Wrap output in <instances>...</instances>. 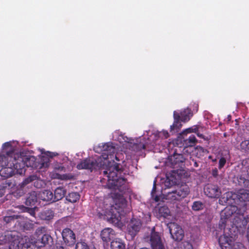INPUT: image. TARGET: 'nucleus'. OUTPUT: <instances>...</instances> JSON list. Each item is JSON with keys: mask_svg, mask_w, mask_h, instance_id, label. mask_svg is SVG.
I'll use <instances>...</instances> for the list:
<instances>
[{"mask_svg": "<svg viewBox=\"0 0 249 249\" xmlns=\"http://www.w3.org/2000/svg\"><path fill=\"white\" fill-rule=\"evenodd\" d=\"M114 158L116 160L119 161L118 157H110ZM78 169H88L92 171L97 168H103L104 171L100 172L107 178V182L106 187L111 190H118L122 192V186L124 184L125 180L124 178L118 176L117 173L121 171L122 166L120 163H117L114 159L109 160L108 157H100L97 160L90 158L81 161L77 164Z\"/></svg>", "mask_w": 249, "mask_h": 249, "instance_id": "1", "label": "nucleus"}, {"mask_svg": "<svg viewBox=\"0 0 249 249\" xmlns=\"http://www.w3.org/2000/svg\"><path fill=\"white\" fill-rule=\"evenodd\" d=\"M114 140L119 142L122 144V148L124 154H129L131 152H141L142 154L145 155L146 151H152L154 145V142L149 144L144 141V138H141L140 140H134L127 137L124 134L117 131L115 132L113 135Z\"/></svg>", "mask_w": 249, "mask_h": 249, "instance_id": "2", "label": "nucleus"}, {"mask_svg": "<svg viewBox=\"0 0 249 249\" xmlns=\"http://www.w3.org/2000/svg\"><path fill=\"white\" fill-rule=\"evenodd\" d=\"M13 157L12 162L10 164L16 171L17 174L21 175L25 172V166H35L39 168H46L49 165L50 159L53 157H38V159L35 157Z\"/></svg>", "mask_w": 249, "mask_h": 249, "instance_id": "3", "label": "nucleus"}, {"mask_svg": "<svg viewBox=\"0 0 249 249\" xmlns=\"http://www.w3.org/2000/svg\"><path fill=\"white\" fill-rule=\"evenodd\" d=\"M187 133L179 134L176 143L180 147H183V153L186 156H204L208 154L209 151L205 148L197 146H194L197 143V139L194 135H191L188 138H185V135Z\"/></svg>", "mask_w": 249, "mask_h": 249, "instance_id": "4", "label": "nucleus"}, {"mask_svg": "<svg viewBox=\"0 0 249 249\" xmlns=\"http://www.w3.org/2000/svg\"><path fill=\"white\" fill-rule=\"evenodd\" d=\"M19 143L17 141H10L2 144L0 156H29L34 154V152L28 148L19 150Z\"/></svg>", "mask_w": 249, "mask_h": 249, "instance_id": "5", "label": "nucleus"}, {"mask_svg": "<svg viewBox=\"0 0 249 249\" xmlns=\"http://www.w3.org/2000/svg\"><path fill=\"white\" fill-rule=\"evenodd\" d=\"M113 142H109L101 143L94 147V151L101 156H116L117 155H123L122 148Z\"/></svg>", "mask_w": 249, "mask_h": 249, "instance_id": "6", "label": "nucleus"}, {"mask_svg": "<svg viewBox=\"0 0 249 249\" xmlns=\"http://www.w3.org/2000/svg\"><path fill=\"white\" fill-rule=\"evenodd\" d=\"M143 239L150 244L152 249H166L160 233L155 231V227L152 228L150 235L144 236Z\"/></svg>", "mask_w": 249, "mask_h": 249, "instance_id": "7", "label": "nucleus"}, {"mask_svg": "<svg viewBox=\"0 0 249 249\" xmlns=\"http://www.w3.org/2000/svg\"><path fill=\"white\" fill-rule=\"evenodd\" d=\"M7 243H11L9 246L10 249H17L19 243L18 236L12 232H7L4 235H1L0 236V245Z\"/></svg>", "mask_w": 249, "mask_h": 249, "instance_id": "8", "label": "nucleus"}, {"mask_svg": "<svg viewBox=\"0 0 249 249\" xmlns=\"http://www.w3.org/2000/svg\"><path fill=\"white\" fill-rule=\"evenodd\" d=\"M223 230L224 234L219 238V243L222 249H231L233 245L234 237L232 235L229 234L226 231H229L228 228H225Z\"/></svg>", "mask_w": 249, "mask_h": 249, "instance_id": "9", "label": "nucleus"}, {"mask_svg": "<svg viewBox=\"0 0 249 249\" xmlns=\"http://www.w3.org/2000/svg\"><path fill=\"white\" fill-rule=\"evenodd\" d=\"M170 233L172 238L177 241H180L184 237V232L182 228L176 223L168 224Z\"/></svg>", "mask_w": 249, "mask_h": 249, "instance_id": "10", "label": "nucleus"}, {"mask_svg": "<svg viewBox=\"0 0 249 249\" xmlns=\"http://www.w3.org/2000/svg\"><path fill=\"white\" fill-rule=\"evenodd\" d=\"M185 160L184 157H168L165 163L166 166L174 168L182 167Z\"/></svg>", "mask_w": 249, "mask_h": 249, "instance_id": "11", "label": "nucleus"}, {"mask_svg": "<svg viewBox=\"0 0 249 249\" xmlns=\"http://www.w3.org/2000/svg\"><path fill=\"white\" fill-rule=\"evenodd\" d=\"M142 222L140 220L133 219L127 226L128 233L134 237L140 231L142 228Z\"/></svg>", "mask_w": 249, "mask_h": 249, "instance_id": "12", "label": "nucleus"}, {"mask_svg": "<svg viewBox=\"0 0 249 249\" xmlns=\"http://www.w3.org/2000/svg\"><path fill=\"white\" fill-rule=\"evenodd\" d=\"M228 194V196L231 197L232 199H236L241 202H249V190L246 189H240L236 194Z\"/></svg>", "mask_w": 249, "mask_h": 249, "instance_id": "13", "label": "nucleus"}, {"mask_svg": "<svg viewBox=\"0 0 249 249\" xmlns=\"http://www.w3.org/2000/svg\"><path fill=\"white\" fill-rule=\"evenodd\" d=\"M62 235L64 243L67 246H73L76 242L75 236L73 232L68 228L64 229Z\"/></svg>", "mask_w": 249, "mask_h": 249, "instance_id": "14", "label": "nucleus"}, {"mask_svg": "<svg viewBox=\"0 0 249 249\" xmlns=\"http://www.w3.org/2000/svg\"><path fill=\"white\" fill-rule=\"evenodd\" d=\"M205 194L209 197L218 198L221 195V191L216 185L212 184L206 185L204 188Z\"/></svg>", "mask_w": 249, "mask_h": 249, "instance_id": "15", "label": "nucleus"}, {"mask_svg": "<svg viewBox=\"0 0 249 249\" xmlns=\"http://www.w3.org/2000/svg\"><path fill=\"white\" fill-rule=\"evenodd\" d=\"M169 137V134L167 131L163 130L161 132H157L152 134L151 136H150V138H148L146 140L144 139V141L147 142L148 143L151 144L154 142V145L153 146V148H154L155 146L157 143V141L158 139L160 138L161 139H167ZM152 149V150H153Z\"/></svg>", "mask_w": 249, "mask_h": 249, "instance_id": "16", "label": "nucleus"}, {"mask_svg": "<svg viewBox=\"0 0 249 249\" xmlns=\"http://www.w3.org/2000/svg\"><path fill=\"white\" fill-rule=\"evenodd\" d=\"M232 211H231L228 208H226L222 211L220 213L221 219L219 224V228L222 230L226 228V224L229 219L232 216Z\"/></svg>", "mask_w": 249, "mask_h": 249, "instance_id": "17", "label": "nucleus"}, {"mask_svg": "<svg viewBox=\"0 0 249 249\" xmlns=\"http://www.w3.org/2000/svg\"><path fill=\"white\" fill-rule=\"evenodd\" d=\"M53 241L52 236L48 234H44L41 237L36 238L35 240L32 241L33 243H36L37 246L42 247H45L46 245H50L52 243Z\"/></svg>", "mask_w": 249, "mask_h": 249, "instance_id": "18", "label": "nucleus"}, {"mask_svg": "<svg viewBox=\"0 0 249 249\" xmlns=\"http://www.w3.org/2000/svg\"><path fill=\"white\" fill-rule=\"evenodd\" d=\"M174 123L172 125L170 126V131L171 133L178 132L182 127V124L180 123V116L179 115V113L175 111L174 112Z\"/></svg>", "mask_w": 249, "mask_h": 249, "instance_id": "19", "label": "nucleus"}, {"mask_svg": "<svg viewBox=\"0 0 249 249\" xmlns=\"http://www.w3.org/2000/svg\"><path fill=\"white\" fill-rule=\"evenodd\" d=\"M37 201V193L36 191H31L27 195L25 204L27 206H34Z\"/></svg>", "mask_w": 249, "mask_h": 249, "instance_id": "20", "label": "nucleus"}, {"mask_svg": "<svg viewBox=\"0 0 249 249\" xmlns=\"http://www.w3.org/2000/svg\"><path fill=\"white\" fill-rule=\"evenodd\" d=\"M54 213L51 209L44 210L39 213V217L43 220L50 221L53 219Z\"/></svg>", "mask_w": 249, "mask_h": 249, "instance_id": "21", "label": "nucleus"}, {"mask_svg": "<svg viewBox=\"0 0 249 249\" xmlns=\"http://www.w3.org/2000/svg\"><path fill=\"white\" fill-rule=\"evenodd\" d=\"M176 190L180 199L186 197L190 193L189 187L186 184L178 186V189Z\"/></svg>", "mask_w": 249, "mask_h": 249, "instance_id": "22", "label": "nucleus"}, {"mask_svg": "<svg viewBox=\"0 0 249 249\" xmlns=\"http://www.w3.org/2000/svg\"><path fill=\"white\" fill-rule=\"evenodd\" d=\"M114 236V231L110 228L104 229L101 233V237L105 242L110 241Z\"/></svg>", "mask_w": 249, "mask_h": 249, "instance_id": "23", "label": "nucleus"}, {"mask_svg": "<svg viewBox=\"0 0 249 249\" xmlns=\"http://www.w3.org/2000/svg\"><path fill=\"white\" fill-rule=\"evenodd\" d=\"M39 197L45 201H53V194L49 190H44L39 194Z\"/></svg>", "mask_w": 249, "mask_h": 249, "instance_id": "24", "label": "nucleus"}, {"mask_svg": "<svg viewBox=\"0 0 249 249\" xmlns=\"http://www.w3.org/2000/svg\"><path fill=\"white\" fill-rule=\"evenodd\" d=\"M35 240V239L30 238L27 236H25L24 238L22 239L23 242L21 243L22 245V249H33L32 247L35 248V245L37 246L36 243L32 242V241Z\"/></svg>", "mask_w": 249, "mask_h": 249, "instance_id": "25", "label": "nucleus"}, {"mask_svg": "<svg viewBox=\"0 0 249 249\" xmlns=\"http://www.w3.org/2000/svg\"><path fill=\"white\" fill-rule=\"evenodd\" d=\"M66 193V191L63 187H57L53 194V201L55 202L63 198Z\"/></svg>", "mask_w": 249, "mask_h": 249, "instance_id": "26", "label": "nucleus"}, {"mask_svg": "<svg viewBox=\"0 0 249 249\" xmlns=\"http://www.w3.org/2000/svg\"><path fill=\"white\" fill-rule=\"evenodd\" d=\"M179 115L180 116L181 121L186 122L190 119L193 116V113L191 109L187 108L179 113Z\"/></svg>", "mask_w": 249, "mask_h": 249, "instance_id": "27", "label": "nucleus"}, {"mask_svg": "<svg viewBox=\"0 0 249 249\" xmlns=\"http://www.w3.org/2000/svg\"><path fill=\"white\" fill-rule=\"evenodd\" d=\"M14 172L15 171L14 170L13 167L10 165L7 167L2 168L0 170V175L1 177L8 178L12 177L14 174Z\"/></svg>", "mask_w": 249, "mask_h": 249, "instance_id": "28", "label": "nucleus"}, {"mask_svg": "<svg viewBox=\"0 0 249 249\" xmlns=\"http://www.w3.org/2000/svg\"><path fill=\"white\" fill-rule=\"evenodd\" d=\"M165 194H164L163 196L164 198L165 199L169 201L178 200L180 199L176 190L165 192Z\"/></svg>", "mask_w": 249, "mask_h": 249, "instance_id": "29", "label": "nucleus"}, {"mask_svg": "<svg viewBox=\"0 0 249 249\" xmlns=\"http://www.w3.org/2000/svg\"><path fill=\"white\" fill-rule=\"evenodd\" d=\"M107 220L113 224H118L120 221V217L119 214L113 213L109 212L106 215Z\"/></svg>", "mask_w": 249, "mask_h": 249, "instance_id": "30", "label": "nucleus"}, {"mask_svg": "<svg viewBox=\"0 0 249 249\" xmlns=\"http://www.w3.org/2000/svg\"><path fill=\"white\" fill-rule=\"evenodd\" d=\"M177 183V179L174 177V175H172L170 177H167V178L164 182V185L166 188L164 190L165 191L166 188L169 189L172 187L175 186Z\"/></svg>", "mask_w": 249, "mask_h": 249, "instance_id": "31", "label": "nucleus"}, {"mask_svg": "<svg viewBox=\"0 0 249 249\" xmlns=\"http://www.w3.org/2000/svg\"><path fill=\"white\" fill-rule=\"evenodd\" d=\"M233 222L236 227L239 228L244 227L247 224V221L243 215L235 216Z\"/></svg>", "mask_w": 249, "mask_h": 249, "instance_id": "32", "label": "nucleus"}, {"mask_svg": "<svg viewBox=\"0 0 249 249\" xmlns=\"http://www.w3.org/2000/svg\"><path fill=\"white\" fill-rule=\"evenodd\" d=\"M111 249H126L125 245L119 239L113 240L110 244Z\"/></svg>", "mask_w": 249, "mask_h": 249, "instance_id": "33", "label": "nucleus"}, {"mask_svg": "<svg viewBox=\"0 0 249 249\" xmlns=\"http://www.w3.org/2000/svg\"><path fill=\"white\" fill-rule=\"evenodd\" d=\"M37 177L36 175H31L28 178H26L21 183L19 184L21 185V187L25 188L27 190L29 188V185L33 181L36 180Z\"/></svg>", "mask_w": 249, "mask_h": 249, "instance_id": "34", "label": "nucleus"}, {"mask_svg": "<svg viewBox=\"0 0 249 249\" xmlns=\"http://www.w3.org/2000/svg\"><path fill=\"white\" fill-rule=\"evenodd\" d=\"M27 189L25 188L21 187V185L18 184L17 189L13 193V195L15 197L19 198L24 196L27 192Z\"/></svg>", "mask_w": 249, "mask_h": 249, "instance_id": "35", "label": "nucleus"}, {"mask_svg": "<svg viewBox=\"0 0 249 249\" xmlns=\"http://www.w3.org/2000/svg\"><path fill=\"white\" fill-rule=\"evenodd\" d=\"M237 183L241 187L249 188V180L246 179L242 176H238L236 178Z\"/></svg>", "mask_w": 249, "mask_h": 249, "instance_id": "36", "label": "nucleus"}, {"mask_svg": "<svg viewBox=\"0 0 249 249\" xmlns=\"http://www.w3.org/2000/svg\"><path fill=\"white\" fill-rule=\"evenodd\" d=\"M80 198V196L78 193L76 192H72L69 193L66 196V199L68 201L74 203L78 200Z\"/></svg>", "mask_w": 249, "mask_h": 249, "instance_id": "37", "label": "nucleus"}, {"mask_svg": "<svg viewBox=\"0 0 249 249\" xmlns=\"http://www.w3.org/2000/svg\"><path fill=\"white\" fill-rule=\"evenodd\" d=\"M13 158V157H0V159L2 160V162H0V166L4 168L10 166Z\"/></svg>", "mask_w": 249, "mask_h": 249, "instance_id": "38", "label": "nucleus"}, {"mask_svg": "<svg viewBox=\"0 0 249 249\" xmlns=\"http://www.w3.org/2000/svg\"><path fill=\"white\" fill-rule=\"evenodd\" d=\"M47 230L45 227H39L37 228L35 232V235L36 238L41 237L44 234H46Z\"/></svg>", "mask_w": 249, "mask_h": 249, "instance_id": "39", "label": "nucleus"}, {"mask_svg": "<svg viewBox=\"0 0 249 249\" xmlns=\"http://www.w3.org/2000/svg\"><path fill=\"white\" fill-rule=\"evenodd\" d=\"M22 219V216L20 215H13L9 216H5L3 217V220L6 223H9L14 221L15 219Z\"/></svg>", "mask_w": 249, "mask_h": 249, "instance_id": "40", "label": "nucleus"}, {"mask_svg": "<svg viewBox=\"0 0 249 249\" xmlns=\"http://www.w3.org/2000/svg\"><path fill=\"white\" fill-rule=\"evenodd\" d=\"M177 249H193V247L189 242L184 241L178 244Z\"/></svg>", "mask_w": 249, "mask_h": 249, "instance_id": "41", "label": "nucleus"}, {"mask_svg": "<svg viewBox=\"0 0 249 249\" xmlns=\"http://www.w3.org/2000/svg\"><path fill=\"white\" fill-rule=\"evenodd\" d=\"M22 229L24 231H31L34 228V224L29 222H26L23 224Z\"/></svg>", "mask_w": 249, "mask_h": 249, "instance_id": "42", "label": "nucleus"}, {"mask_svg": "<svg viewBox=\"0 0 249 249\" xmlns=\"http://www.w3.org/2000/svg\"><path fill=\"white\" fill-rule=\"evenodd\" d=\"M159 212L161 216L165 217L169 215L170 213V211L169 209L165 206L160 207L159 210Z\"/></svg>", "mask_w": 249, "mask_h": 249, "instance_id": "43", "label": "nucleus"}, {"mask_svg": "<svg viewBox=\"0 0 249 249\" xmlns=\"http://www.w3.org/2000/svg\"><path fill=\"white\" fill-rule=\"evenodd\" d=\"M203 208V204L200 201H196L192 205V209L194 211H199Z\"/></svg>", "mask_w": 249, "mask_h": 249, "instance_id": "44", "label": "nucleus"}, {"mask_svg": "<svg viewBox=\"0 0 249 249\" xmlns=\"http://www.w3.org/2000/svg\"><path fill=\"white\" fill-rule=\"evenodd\" d=\"M199 127L197 125H195L192 127L187 128L182 131V133H196L198 131Z\"/></svg>", "mask_w": 249, "mask_h": 249, "instance_id": "45", "label": "nucleus"}, {"mask_svg": "<svg viewBox=\"0 0 249 249\" xmlns=\"http://www.w3.org/2000/svg\"><path fill=\"white\" fill-rule=\"evenodd\" d=\"M38 150L40 152L41 155L43 156H58L59 154L55 152H51L48 151H45L43 148H38Z\"/></svg>", "mask_w": 249, "mask_h": 249, "instance_id": "46", "label": "nucleus"}, {"mask_svg": "<svg viewBox=\"0 0 249 249\" xmlns=\"http://www.w3.org/2000/svg\"><path fill=\"white\" fill-rule=\"evenodd\" d=\"M57 178L62 180H69L73 178V176L71 174L59 175L56 174Z\"/></svg>", "mask_w": 249, "mask_h": 249, "instance_id": "47", "label": "nucleus"}, {"mask_svg": "<svg viewBox=\"0 0 249 249\" xmlns=\"http://www.w3.org/2000/svg\"><path fill=\"white\" fill-rule=\"evenodd\" d=\"M241 149L246 151H249V140H245L243 141L240 144Z\"/></svg>", "mask_w": 249, "mask_h": 249, "instance_id": "48", "label": "nucleus"}, {"mask_svg": "<svg viewBox=\"0 0 249 249\" xmlns=\"http://www.w3.org/2000/svg\"><path fill=\"white\" fill-rule=\"evenodd\" d=\"M34 186L37 188H41L44 185V182L42 180L38 179V178L35 180L34 183Z\"/></svg>", "mask_w": 249, "mask_h": 249, "instance_id": "49", "label": "nucleus"}, {"mask_svg": "<svg viewBox=\"0 0 249 249\" xmlns=\"http://www.w3.org/2000/svg\"><path fill=\"white\" fill-rule=\"evenodd\" d=\"M75 249H89V248L85 242H79L76 244Z\"/></svg>", "mask_w": 249, "mask_h": 249, "instance_id": "50", "label": "nucleus"}, {"mask_svg": "<svg viewBox=\"0 0 249 249\" xmlns=\"http://www.w3.org/2000/svg\"><path fill=\"white\" fill-rule=\"evenodd\" d=\"M231 249H247L244 245L239 242L235 243L233 244V247L231 248Z\"/></svg>", "mask_w": 249, "mask_h": 249, "instance_id": "51", "label": "nucleus"}, {"mask_svg": "<svg viewBox=\"0 0 249 249\" xmlns=\"http://www.w3.org/2000/svg\"><path fill=\"white\" fill-rule=\"evenodd\" d=\"M36 209V207H35L34 208H26L27 210V212L32 216H35V210Z\"/></svg>", "mask_w": 249, "mask_h": 249, "instance_id": "52", "label": "nucleus"}, {"mask_svg": "<svg viewBox=\"0 0 249 249\" xmlns=\"http://www.w3.org/2000/svg\"><path fill=\"white\" fill-rule=\"evenodd\" d=\"M219 168H221L224 166L226 163V160L224 158H221L219 160Z\"/></svg>", "mask_w": 249, "mask_h": 249, "instance_id": "53", "label": "nucleus"}, {"mask_svg": "<svg viewBox=\"0 0 249 249\" xmlns=\"http://www.w3.org/2000/svg\"><path fill=\"white\" fill-rule=\"evenodd\" d=\"M7 188V187L5 182L2 183L0 186V189H3V191H5V189Z\"/></svg>", "mask_w": 249, "mask_h": 249, "instance_id": "54", "label": "nucleus"}, {"mask_svg": "<svg viewBox=\"0 0 249 249\" xmlns=\"http://www.w3.org/2000/svg\"><path fill=\"white\" fill-rule=\"evenodd\" d=\"M7 187H10L12 185V183L9 181L6 180L4 182Z\"/></svg>", "mask_w": 249, "mask_h": 249, "instance_id": "55", "label": "nucleus"}, {"mask_svg": "<svg viewBox=\"0 0 249 249\" xmlns=\"http://www.w3.org/2000/svg\"><path fill=\"white\" fill-rule=\"evenodd\" d=\"M228 155H229V151L228 150H226L225 153H221L220 156H227Z\"/></svg>", "mask_w": 249, "mask_h": 249, "instance_id": "56", "label": "nucleus"}, {"mask_svg": "<svg viewBox=\"0 0 249 249\" xmlns=\"http://www.w3.org/2000/svg\"><path fill=\"white\" fill-rule=\"evenodd\" d=\"M196 134L197 135V136L199 137L200 138L203 139L204 137V135L203 134H200V133H199L198 131Z\"/></svg>", "mask_w": 249, "mask_h": 249, "instance_id": "57", "label": "nucleus"}, {"mask_svg": "<svg viewBox=\"0 0 249 249\" xmlns=\"http://www.w3.org/2000/svg\"><path fill=\"white\" fill-rule=\"evenodd\" d=\"M5 193V191H3V189H0V196H2L4 195Z\"/></svg>", "mask_w": 249, "mask_h": 249, "instance_id": "58", "label": "nucleus"}, {"mask_svg": "<svg viewBox=\"0 0 249 249\" xmlns=\"http://www.w3.org/2000/svg\"><path fill=\"white\" fill-rule=\"evenodd\" d=\"M213 175L214 177H216L217 175V171L216 170H213Z\"/></svg>", "mask_w": 249, "mask_h": 249, "instance_id": "59", "label": "nucleus"}, {"mask_svg": "<svg viewBox=\"0 0 249 249\" xmlns=\"http://www.w3.org/2000/svg\"><path fill=\"white\" fill-rule=\"evenodd\" d=\"M57 249H67L63 246H57Z\"/></svg>", "mask_w": 249, "mask_h": 249, "instance_id": "60", "label": "nucleus"}, {"mask_svg": "<svg viewBox=\"0 0 249 249\" xmlns=\"http://www.w3.org/2000/svg\"><path fill=\"white\" fill-rule=\"evenodd\" d=\"M172 156H182V155L181 154H177L176 152H174V154Z\"/></svg>", "mask_w": 249, "mask_h": 249, "instance_id": "61", "label": "nucleus"}, {"mask_svg": "<svg viewBox=\"0 0 249 249\" xmlns=\"http://www.w3.org/2000/svg\"><path fill=\"white\" fill-rule=\"evenodd\" d=\"M155 200L156 201H158L159 200V199L157 196H156L155 198Z\"/></svg>", "mask_w": 249, "mask_h": 249, "instance_id": "62", "label": "nucleus"}, {"mask_svg": "<svg viewBox=\"0 0 249 249\" xmlns=\"http://www.w3.org/2000/svg\"><path fill=\"white\" fill-rule=\"evenodd\" d=\"M105 180H106V178H103V179H101V182H103Z\"/></svg>", "mask_w": 249, "mask_h": 249, "instance_id": "63", "label": "nucleus"}, {"mask_svg": "<svg viewBox=\"0 0 249 249\" xmlns=\"http://www.w3.org/2000/svg\"><path fill=\"white\" fill-rule=\"evenodd\" d=\"M154 190L153 189L152 192V195L153 196V193H154Z\"/></svg>", "mask_w": 249, "mask_h": 249, "instance_id": "64", "label": "nucleus"}]
</instances>
